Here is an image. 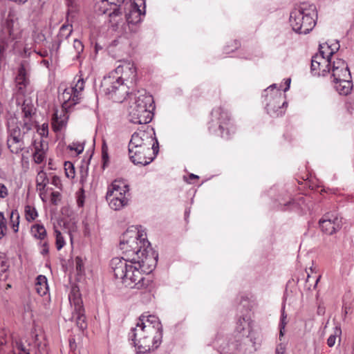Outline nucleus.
Here are the masks:
<instances>
[{"label": "nucleus", "instance_id": "1", "mask_svg": "<svg viewBox=\"0 0 354 354\" xmlns=\"http://www.w3.org/2000/svg\"><path fill=\"white\" fill-rule=\"evenodd\" d=\"M120 249L121 258L111 260L114 276L131 288L147 290L151 284L149 277L141 273H150L156 267L158 254L150 246L146 235L137 228L127 230L121 236Z\"/></svg>", "mask_w": 354, "mask_h": 354}, {"label": "nucleus", "instance_id": "2", "mask_svg": "<svg viewBox=\"0 0 354 354\" xmlns=\"http://www.w3.org/2000/svg\"><path fill=\"white\" fill-rule=\"evenodd\" d=\"M240 306L246 309L236 322L234 337L216 341L221 354H236L238 351L250 353L256 350V334L253 330L251 312L253 304L248 299H243Z\"/></svg>", "mask_w": 354, "mask_h": 354}, {"label": "nucleus", "instance_id": "3", "mask_svg": "<svg viewBox=\"0 0 354 354\" xmlns=\"http://www.w3.org/2000/svg\"><path fill=\"white\" fill-rule=\"evenodd\" d=\"M137 73L135 65L129 61L120 62L109 75L104 77L101 90L115 102H122L129 93L128 83H136Z\"/></svg>", "mask_w": 354, "mask_h": 354}, {"label": "nucleus", "instance_id": "4", "mask_svg": "<svg viewBox=\"0 0 354 354\" xmlns=\"http://www.w3.org/2000/svg\"><path fill=\"white\" fill-rule=\"evenodd\" d=\"M158 142L152 128L133 133L128 149L129 158L135 165H147L158 153Z\"/></svg>", "mask_w": 354, "mask_h": 354}, {"label": "nucleus", "instance_id": "5", "mask_svg": "<svg viewBox=\"0 0 354 354\" xmlns=\"http://www.w3.org/2000/svg\"><path fill=\"white\" fill-rule=\"evenodd\" d=\"M146 333H155L156 339L160 338V322L155 315H141L137 321L135 327H133L129 333V339L132 341L135 351L138 354H145L150 352L148 345L149 340ZM157 342V340H155Z\"/></svg>", "mask_w": 354, "mask_h": 354}, {"label": "nucleus", "instance_id": "6", "mask_svg": "<svg viewBox=\"0 0 354 354\" xmlns=\"http://www.w3.org/2000/svg\"><path fill=\"white\" fill-rule=\"evenodd\" d=\"M153 97L145 91H138L128 108L129 121L134 124H146L152 119Z\"/></svg>", "mask_w": 354, "mask_h": 354}, {"label": "nucleus", "instance_id": "7", "mask_svg": "<svg viewBox=\"0 0 354 354\" xmlns=\"http://www.w3.org/2000/svg\"><path fill=\"white\" fill-rule=\"evenodd\" d=\"M317 17L315 6L303 3L290 12L289 20L295 32L307 34L314 28Z\"/></svg>", "mask_w": 354, "mask_h": 354}, {"label": "nucleus", "instance_id": "8", "mask_svg": "<svg viewBox=\"0 0 354 354\" xmlns=\"http://www.w3.org/2000/svg\"><path fill=\"white\" fill-rule=\"evenodd\" d=\"M106 198L111 209H122L128 205L131 199L129 185L123 180H114L108 188Z\"/></svg>", "mask_w": 354, "mask_h": 354}, {"label": "nucleus", "instance_id": "9", "mask_svg": "<svg viewBox=\"0 0 354 354\" xmlns=\"http://www.w3.org/2000/svg\"><path fill=\"white\" fill-rule=\"evenodd\" d=\"M333 82L334 88L342 95H348L353 89V82L347 64L343 59H337L333 63Z\"/></svg>", "mask_w": 354, "mask_h": 354}, {"label": "nucleus", "instance_id": "10", "mask_svg": "<svg viewBox=\"0 0 354 354\" xmlns=\"http://www.w3.org/2000/svg\"><path fill=\"white\" fill-rule=\"evenodd\" d=\"M263 97L266 102V111L270 116L278 117L284 114L288 104L281 89L277 88V84H273L265 89Z\"/></svg>", "mask_w": 354, "mask_h": 354}, {"label": "nucleus", "instance_id": "11", "mask_svg": "<svg viewBox=\"0 0 354 354\" xmlns=\"http://www.w3.org/2000/svg\"><path fill=\"white\" fill-rule=\"evenodd\" d=\"M230 116L228 113L221 106L214 108L211 113L209 131L221 137L229 139L230 134Z\"/></svg>", "mask_w": 354, "mask_h": 354}, {"label": "nucleus", "instance_id": "12", "mask_svg": "<svg viewBox=\"0 0 354 354\" xmlns=\"http://www.w3.org/2000/svg\"><path fill=\"white\" fill-rule=\"evenodd\" d=\"M26 344L27 346L20 340L12 341V349L8 351H6L7 346L3 344L0 354H37L41 353L45 346L39 339L38 335L35 334L32 335L31 337L26 341Z\"/></svg>", "mask_w": 354, "mask_h": 354}, {"label": "nucleus", "instance_id": "13", "mask_svg": "<svg viewBox=\"0 0 354 354\" xmlns=\"http://www.w3.org/2000/svg\"><path fill=\"white\" fill-rule=\"evenodd\" d=\"M319 223L323 232L332 235L341 229L342 220L337 212H329L322 216Z\"/></svg>", "mask_w": 354, "mask_h": 354}, {"label": "nucleus", "instance_id": "14", "mask_svg": "<svg viewBox=\"0 0 354 354\" xmlns=\"http://www.w3.org/2000/svg\"><path fill=\"white\" fill-rule=\"evenodd\" d=\"M336 60L329 59L320 55H315L311 60V72L314 75L326 76L330 74L333 76V63Z\"/></svg>", "mask_w": 354, "mask_h": 354}, {"label": "nucleus", "instance_id": "15", "mask_svg": "<svg viewBox=\"0 0 354 354\" xmlns=\"http://www.w3.org/2000/svg\"><path fill=\"white\" fill-rule=\"evenodd\" d=\"M69 118L68 111L64 109H56L52 117V128L55 132L65 129Z\"/></svg>", "mask_w": 354, "mask_h": 354}, {"label": "nucleus", "instance_id": "16", "mask_svg": "<svg viewBox=\"0 0 354 354\" xmlns=\"http://www.w3.org/2000/svg\"><path fill=\"white\" fill-rule=\"evenodd\" d=\"M21 111L23 114V130L24 133H27L32 129L34 121L32 120V115L35 114V108L30 102H27L25 100L22 104Z\"/></svg>", "mask_w": 354, "mask_h": 354}, {"label": "nucleus", "instance_id": "17", "mask_svg": "<svg viewBox=\"0 0 354 354\" xmlns=\"http://www.w3.org/2000/svg\"><path fill=\"white\" fill-rule=\"evenodd\" d=\"M59 100L62 102L60 109L66 110H68L80 102L77 94H75L73 88L70 87L64 89V92L59 96Z\"/></svg>", "mask_w": 354, "mask_h": 354}, {"label": "nucleus", "instance_id": "18", "mask_svg": "<svg viewBox=\"0 0 354 354\" xmlns=\"http://www.w3.org/2000/svg\"><path fill=\"white\" fill-rule=\"evenodd\" d=\"M72 319L76 322L77 327L81 330H84L87 327L86 316L82 302L80 299L74 301V310L72 313Z\"/></svg>", "mask_w": 354, "mask_h": 354}, {"label": "nucleus", "instance_id": "19", "mask_svg": "<svg viewBox=\"0 0 354 354\" xmlns=\"http://www.w3.org/2000/svg\"><path fill=\"white\" fill-rule=\"evenodd\" d=\"M126 1L127 0H102L103 4L107 3L108 4L114 5L115 6L109 15L111 18V22L115 23L117 26L119 24V20H115V18L121 15L122 9V4H124Z\"/></svg>", "mask_w": 354, "mask_h": 354}, {"label": "nucleus", "instance_id": "20", "mask_svg": "<svg viewBox=\"0 0 354 354\" xmlns=\"http://www.w3.org/2000/svg\"><path fill=\"white\" fill-rule=\"evenodd\" d=\"M21 127L15 123V119H11L8 122V129L9 138L21 139L24 140V136L26 133H24L23 130V122H20Z\"/></svg>", "mask_w": 354, "mask_h": 354}, {"label": "nucleus", "instance_id": "21", "mask_svg": "<svg viewBox=\"0 0 354 354\" xmlns=\"http://www.w3.org/2000/svg\"><path fill=\"white\" fill-rule=\"evenodd\" d=\"M15 82L19 91H22L28 84V78L24 66L21 64L15 77Z\"/></svg>", "mask_w": 354, "mask_h": 354}, {"label": "nucleus", "instance_id": "22", "mask_svg": "<svg viewBox=\"0 0 354 354\" xmlns=\"http://www.w3.org/2000/svg\"><path fill=\"white\" fill-rule=\"evenodd\" d=\"M36 292L40 296L46 295L48 291L47 278L44 275H39L35 285Z\"/></svg>", "mask_w": 354, "mask_h": 354}, {"label": "nucleus", "instance_id": "23", "mask_svg": "<svg viewBox=\"0 0 354 354\" xmlns=\"http://www.w3.org/2000/svg\"><path fill=\"white\" fill-rule=\"evenodd\" d=\"M8 147L10 152L12 153H19L24 148V140L15 139V138H8L7 140Z\"/></svg>", "mask_w": 354, "mask_h": 354}, {"label": "nucleus", "instance_id": "24", "mask_svg": "<svg viewBox=\"0 0 354 354\" xmlns=\"http://www.w3.org/2000/svg\"><path fill=\"white\" fill-rule=\"evenodd\" d=\"M40 147L41 149L37 148V151H35L33 153L34 161L37 164H40L44 160L47 144L43 140H40Z\"/></svg>", "mask_w": 354, "mask_h": 354}, {"label": "nucleus", "instance_id": "25", "mask_svg": "<svg viewBox=\"0 0 354 354\" xmlns=\"http://www.w3.org/2000/svg\"><path fill=\"white\" fill-rule=\"evenodd\" d=\"M146 334H147V339L149 340L148 345L149 346L150 351L158 348L159 347V346L160 345V344L162 342V324H160V338L159 340L156 339L157 340L156 343L155 342V340H156L155 336H156V334H155V333L151 334V333H146Z\"/></svg>", "mask_w": 354, "mask_h": 354}, {"label": "nucleus", "instance_id": "26", "mask_svg": "<svg viewBox=\"0 0 354 354\" xmlns=\"http://www.w3.org/2000/svg\"><path fill=\"white\" fill-rule=\"evenodd\" d=\"M36 183L37 188L40 192L44 190L46 185L48 183V179L47 178L46 174L44 171L41 170L38 172L36 178Z\"/></svg>", "mask_w": 354, "mask_h": 354}, {"label": "nucleus", "instance_id": "27", "mask_svg": "<svg viewBox=\"0 0 354 354\" xmlns=\"http://www.w3.org/2000/svg\"><path fill=\"white\" fill-rule=\"evenodd\" d=\"M330 47L329 46V44L326 42L319 44V53L316 55H323L324 57H326L329 59L337 60L339 59L336 58L335 56H333L332 52L330 50Z\"/></svg>", "mask_w": 354, "mask_h": 354}, {"label": "nucleus", "instance_id": "28", "mask_svg": "<svg viewBox=\"0 0 354 354\" xmlns=\"http://www.w3.org/2000/svg\"><path fill=\"white\" fill-rule=\"evenodd\" d=\"M31 233L32 235L38 239L43 240L46 236V230L44 225L35 224L31 227Z\"/></svg>", "mask_w": 354, "mask_h": 354}, {"label": "nucleus", "instance_id": "29", "mask_svg": "<svg viewBox=\"0 0 354 354\" xmlns=\"http://www.w3.org/2000/svg\"><path fill=\"white\" fill-rule=\"evenodd\" d=\"M342 335V329L340 326L336 325L333 329V333L329 336L327 339V344L329 347H333L336 342L337 337H339L340 341V336Z\"/></svg>", "mask_w": 354, "mask_h": 354}, {"label": "nucleus", "instance_id": "30", "mask_svg": "<svg viewBox=\"0 0 354 354\" xmlns=\"http://www.w3.org/2000/svg\"><path fill=\"white\" fill-rule=\"evenodd\" d=\"M19 214L17 210H13L10 213V226L15 232L19 231Z\"/></svg>", "mask_w": 354, "mask_h": 354}, {"label": "nucleus", "instance_id": "31", "mask_svg": "<svg viewBox=\"0 0 354 354\" xmlns=\"http://www.w3.org/2000/svg\"><path fill=\"white\" fill-rule=\"evenodd\" d=\"M72 31V26L66 24L62 25L58 34L59 41H61L63 39H67L71 35Z\"/></svg>", "mask_w": 354, "mask_h": 354}, {"label": "nucleus", "instance_id": "32", "mask_svg": "<svg viewBox=\"0 0 354 354\" xmlns=\"http://www.w3.org/2000/svg\"><path fill=\"white\" fill-rule=\"evenodd\" d=\"M70 88H73V91H74L75 94H77L78 98L81 100L82 92L84 88V81L83 78L79 77L75 85L71 86Z\"/></svg>", "mask_w": 354, "mask_h": 354}, {"label": "nucleus", "instance_id": "33", "mask_svg": "<svg viewBox=\"0 0 354 354\" xmlns=\"http://www.w3.org/2000/svg\"><path fill=\"white\" fill-rule=\"evenodd\" d=\"M25 216L28 222L33 221L38 216L37 210L34 207L26 205L25 207Z\"/></svg>", "mask_w": 354, "mask_h": 354}, {"label": "nucleus", "instance_id": "34", "mask_svg": "<svg viewBox=\"0 0 354 354\" xmlns=\"http://www.w3.org/2000/svg\"><path fill=\"white\" fill-rule=\"evenodd\" d=\"M9 268L8 261L3 257H0V279H6L7 278L6 272Z\"/></svg>", "mask_w": 354, "mask_h": 354}, {"label": "nucleus", "instance_id": "35", "mask_svg": "<svg viewBox=\"0 0 354 354\" xmlns=\"http://www.w3.org/2000/svg\"><path fill=\"white\" fill-rule=\"evenodd\" d=\"M55 239H56V241H55L56 248L57 250H60L61 249H62L64 248V246L66 244L65 239L64 238L62 233L57 230H55Z\"/></svg>", "mask_w": 354, "mask_h": 354}, {"label": "nucleus", "instance_id": "36", "mask_svg": "<svg viewBox=\"0 0 354 354\" xmlns=\"http://www.w3.org/2000/svg\"><path fill=\"white\" fill-rule=\"evenodd\" d=\"M287 315L285 313L284 309L281 311V316L279 323V338L283 336L285 333V328L287 324Z\"/></svg>", "mask_w": 354, "mask_h": 354}, {"label": "nucleus", "instance_id": "37", "mask_svg": "<svg viewBox=\"0 0 354 354\" xmlns=\"http://www.w3.org/2000/svg\"><path fill=\"white\" fill-rule=\"evenodd\" d=\"M66 176L69 178L75 177V168L72 162H66L64 164Z\"/></svg>", "mask_w": 354, "mask_h": 354}, {"label": "nucleus", "instance_id": "38", "mask_svg": "<svg viewBox=\"0 0 354 354\" xmlns=\"http://www.w3.org/2000/svg\"><path fill=\"white\" fill-rule=\"evenodd\" d=\"M279 205L281 206L282 210H286L289 208H292L296 205L295 202L292 200L291 198H289L288 201L282 198L279 201Z\"/></svg>", "mask_w": 354, "mask_h": 354}, {"label": "nucleus", "instance_id": "39", "mask_svg": "<svg viewBox=\"0 0 354 354\" xmlns=\"http://www.w3.org/2000/svg\"><path fill=\"white\" fill-rule=\"evenodd\" d=\"M68 148L71 151H75L77 154L81 153L84 151V145L80 142H73L71 145H68Z\"/></svg>", "mask_w": 354, "mask_h": 354}, {"label": "nucleus", "instance_id": "40", "mask_svg": "<svg viewBox=\"0 0 354 354\" xmlns=\"http://www.w3.org/2000/svg\"><path fill=\"white\" fill-rule=\"evenodd\" d=\"M7 227L3 213L0 212V239L6 234Z\"/></svg>", "mask_w": 354, "mask_h": 354}, {"label": "nucleus", "instance_id": "41", "mask_svg": "<svg viewBox=\"0 0 354 354\" xmlns=\"http://www.w3.org/2000/svg\"><path fill=\"white\" fill-rule=\"evenodd\" d=\"M37 131L41 137H47L48 135V124L46 122L42 124L37 127Z\"/></svg>", "mask_w": 354, "mask_h": 354}, {"label": "nucleus", "instance_id": "42", "mask_svg": "<svg viewBox=\"0 0 354 354\" xmlns=\"http://www.w3.org/2000/svg\"><path fill=\"white\" fill-rule=\"evenodd\" d=\"M73 48L76 52V57H78L84 50V46L82 41L78 39H75L73 42Z\"/></svg>", "mask_w": 354, "mask_h": 354}, {"label": "nucleus", "instance_id": "43", "mask_svg": "<svg viewBox=\"0 0 354 354\" xmlns=\"http://www.w3.org/2000/svg\"><path fill=\"white\" fill-rule=\"evenodd\" d=\"M102 158L103 160V165L105 167L109 162L108 147L105 144H103L102 147Z\"/></svg>", "mask_w": 354, "mask_h": 354}, {"label": "nucleus", "instance_id": "44", "mask_svg": "<svg viewBox=\"0 0 354 354\" xmlns=\"http://www.w3.org/2000/svg\"><path fill=\"white\" fill-rule=\"evenodd\" d=\"M8 194V191L7 187L3 184L0 183V198H4Z\"/></svg>", "mask_w": 354, "mask_h": 354}, {"label": "nucleus", "instance_id": "45", "mask_svg": "<svg viewBox=\"0 0 354 354\" xmlns=\"http://www.w3.org/2000/svg\"><path fill=\"white\" fill-rule=\"evenodd\" d=\"M329 46L330 47V50L332 52L333 56H334V54L339 50V44L337 41H333L331 44H329Z\"/></svg>", "mask_w": 354, "mask_h": 354}, {"label": "nucleus", "instance_id": "46", "mask_svg": "<svg viewBox=\"0 0 354 354\" xmlns=\"http://www.w3.org/2000/svg\"><path fill=\"white\" fill-rule=\"evenodd\" d=\"M276 354H286V345L281 343L276 348Z\"/></svg>", "mask_w": 354, "mask_h": 354}, {"label": "nucleus", "instance_id": "47", "mask_svg": "<svg viewBox=\"0 0 354 354\" xmlns=\"http://www.w3.org/2000/svg\"><path fill=\"white\" fill-rule=\"evenodd\" d=\"M76 269L78 272H81L83 270L84 266L82 261L80 257L75 259Z\"/></svg>", "mask_w": 354, "mask_h": 354}, {"label": "nucleus", "instance_id": "48", "mask_svg": "<svg viewBox=\"0 0 354 354\" xmlns=\"http://www.w3.org/2000/svg\"><path fill=\"white\" fill-rule=\"evenodd\" d=\"M239 41H236V40H235V41H233V48H233V49H232V50H230V49H228V46H227V47L225 48V50L226 53H229L230 52L233 51L234 49L238 48H239Z\"/></svg>", "mask_w": 354, "mask_h": 354}, {"label": "nucleus", "instance_id": "49", "mask_svg": "<svg viewBox=\"0 0 354 354\" xmlns=\"http://www.w3.org/2000/svg\"><path fill=\"white\" fill-rule=\"evenodd\" d=\"M350 307L347 306L346 305H344L342 307V314H343V319L344 320L346 318V315L349 313Z\"/></svg>", "mask_w": 354, "mask_h": 354}, {"label": "nucleus", "instance_id": "50", "mask_svg": "<svg viewBox=\"0 0 354 354\" xmlns=\"http://www.w3.org/2000/svg\"><path fill=\"white\" fill-rule=\"evenodd\" d=\"M199 177L197 175H195L194 174H190L189 175V178L188 179H187L185 177H184L185 180L188 183H192L191 180H193V179H198Z\"/></svg>", "mask_w": 354, "mask_h": 354}, {"label": "nucleus", "instance_id": "51", "mask_svg": "<svg viewBox=\"0 0 354 354\" xmlns=\"http://www.w3.org/2000/svg\"><path fill=\"white\" fill-rule=\"evenodd\" d=\"M43 250L41 251V254H48V245L46 243H44V245H43Z\"/></svg>", "mask_w": 354, "mask_h": 354}, {"label": "nucleus", "instance_id": "52", "mask_svg": "<svg viewBox=\"0 0 354 354\" xmlns=\"http://www.w3.org/2000/svg\"><path fill=\"white\" fill-rule=\"evenodd\" d=\"M12 1L16 3L17 4L22 5L26 3L28 1V0H12Z\"/></svg>", "mask_w": 354, "mask_h": 354}, {"label": "nucleus", "instance_id": "53", "mask_svg": "<svg viewBox=\"0 0 354 354\" xmlns=\"http://www.w3.org/2000/svg\"><path fill=\"white\" fill-rule=\"evenodd\" d=\"M290 79H287L286 80V84L287 85L286 88L284 89V92L287 91L290 88Z\"/></svg>", "mask_w": 354, "mask_h": 354}, {"label": "nucleus", "instance_id": "54", "mask_svg": "<svg viewBox=\"0 0 354 354\" xmlns=\"http://www.w3.org/2000/svg\"><path fill=\"white\" fill-rule=\"evenodd\" d=\"M34 147H35V151H37V148L41 149V147H40V141L38 142L35 141Z\"/></svg>", "mask_w": 354, "mask_h": 354}, {"label": "nucleus", "instance_id": "55", "mask_svg": "<svg viewBox=\"0 0 354 354\" xmlns=\"http://www.w3.org/2000/svg\"><path fill=\"white\" fill-rule=\"evenodd\" d=\"M321 278V276L320 275H318L316 278V280H315V288L317 286L319 279Z\"/></svg>", "mask_w": 354, "mask_h": 354}, {"label": "nucleus", "instance_id": "56", "mask_svg": "<svg viewBox=\"0 0 354 354\" xmlns=\"http://www.w3.org/2000/svg\"><path fill=\"white\" fill-rule=\"evenodd\" d=\"M59 180V179H58L57 178L54 177V178H53V184L56 185V184H57V183H56V182H57V180Z\"/></svg>", "mask_w": 354, "mask_h": 354}, {"label": "nucleus", "instance_id": "57", "mask_svg": "<svg viewBox=\"0 0 354 354\" xmlns=\"http://www.w3.org/2000/svg\"><path fill=\"white\" fill-rule=\"evenodd\" d=\"M78 205L79 206H82L83 205V201H81L80 199L78 200Z\"/></svg>", "mask_w": 354, "mask_h": 354}, {"label": "nucleus", "instance_id": "58", "mask_svg": "<svg viewBox=\"0 0 354 354\" xmlns=\"http://www.w3.org/2000/svg\"><path fill=\"white\" fill-rule=\"evenodd\" d=\"M68 234H69V236H70L71 241V243H72V242H73V237H72L71 232H68Z\"/></svg>", "mask_w": 354, "mask_h": 354}, {"label": "nucleus", "instance_id": "59", "mask_svg": "<svg viewBox=\"0 0 354 354\" xmlns=\"http://www.w3.org/2000/svg\"><path fill=\"white\" fill-rule=\"evenodd\" d=\"M10 288H11V285L10 284H9V283L6 284V290H8V289H9Z\"/></svg>", "mask_w": 354, "mask_h": 354}, {"label": "nucleus", "instance_id": "60", "mask_svg": "<svg viewBox=\"0 0 354 354\" xmlns=\"http://www.w3.org/2000/svg\"><path fill=\"white\" fill-rule=\"evenodd\" d=\"M309 278H310V275H309V274H308L307 279H306L307 282L309 281Z\"/></svg>", "mask_w": 354, "mask_h": 354}, {"label": "nucleus", "instance_id": "61", "mask_svg": "<svg viewBox=\"0 0 354 354\" xmlns=\"http://www.w3.org/2000/svg\"><path fill=\"white\" fill-rule=\"evenodd\" d=\"M189 214V212L187 211L185 212V216H187Z\"/></svg>", "mask_w": 354, "mask_h": 354}, {"label": "nucleus", "instance_id": "62", "mask_svg": "<svg viewBox=\"0 0 354 354\" xmlns=\"http://www.w3.org/2000/svg\"><path fill=\"white\" fill-rule=\"evenodd\" d=\"M3 49L0 47V54L2 53Z\"/></svg>", "mask_w": 354, "mask_h": 354}, {"label": "nucleus", "instance_id": "63", "mask_svg": "<svg viewBox=\"0 0 354 354\" xmlns=\"http://www.w3.org/2000/svg\"><path fill=\"white\" fill-rule=\"evenodd\" d=\"M73 344V342L70 341V344Z\"/></svg>", "mask_w": 354, "mask_h": 354}, {"label": "nucleus", "instance_id": "64", "mask_svg": "<svg viewBox=\"0 0 354 354\" xmlns=\"http://www.w3.org/2000/svg\"><path fill=\"white\" fill-rule=\"evenodd\" d=\"M73 344V342L70 341V344Z\"/></svg>", "mask_w": 354, "mask_h": 354}]
</instances>
